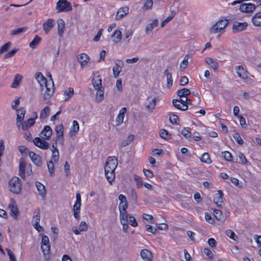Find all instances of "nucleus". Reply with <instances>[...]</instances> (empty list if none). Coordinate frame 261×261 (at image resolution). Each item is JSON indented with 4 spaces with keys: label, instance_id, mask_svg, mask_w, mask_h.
Listing matches in <instances>:
<instances>
[{
    "label": "nucleus",
    "instance_id": "61",
    "mask_svg": "<svg viewBox=\"0 0 261 261\" xmlns=\"http://www.w3.org/2000/svg\"><path fill=\"white\" fill-rule=\"evenodd\" d=\"M80 231H86L88 229V225L85 221H82L79 225Z\"/></svg>",
    "mask_w": 261,
    "mask_h": 261
},
{
    "label": "nucleus",
    "instance_id": "47",
    "mask_svg": "<svg viewBox=\"0 0 261 261\" xmlns=\"http://www.w3.org/2000/svg\"><path fill=\"white\" fill-rule=\"evenodd\" d=\"M233 138L236 140V141L240 145H243L244 143V141L242 137L240 136V135L238 133H236L233 135Z\"/></svg>",
    "mask_w": 261,
    "mask_h": 261
},
{
    "label": "nucleus",
    "instance_id": "12",
    "mask_svg": "<svg viewBox=\"0 0 261 261\" xmlns=\"http://www.w3.org/2000/svg\"><path fill=\"white\" fill-rule=\"evenodd\" d=\"M236 70L238 76L243 80L248 78L249 72L245 69L243 66L239 65L236 67Z\"/></svg>",
    "mask_w": 261,
    "mask_h": 261
},
{
    "label": "nucleus",
    "instance_id": "45",
    "mask_svg": "<svg viewBox=\"0 0 261 261\" xmlns=\"http://www.w3.org/2000/svg\"><path fill=\"white\" fill-rule=\"evenodd\" d=\"M35 76L37 82H47V79L45 77L41 72H37Z\"/></svg>",
    "mask_w": 261,
    "mask_h": 261
},
{
    "label": "nucleus",
    "instance_id": "7",
    "mask_svg": "<svg viewBox=\"0 0 261 261\" xmlns=\"http://www.w3.org/2000/svg\"><path fill=\"white\" fill-rule=\"evenodd\" d=\"M55 132L56 133V138L57 141H59V144L62 146H64V126L63 124L57 125L55 127Z\"/></svg>",
    "mask_w": 261,
    "mask_h": 261
},
{
    "label": "nucleus",
    "instance_id": "40",
    "mask_svg": "<svg viewBox=\"0 0 261 261\" xmlns=\"http://www.w3.org/2000/svg\"><path fill=\"white\" fill-rule=\"evenodd\" d=\"M134 138V135H130L128 136L125 140H124L122 143H121V146L124 147L126 145L129 144L133 140Z\"/></svg>",
    "mask_w": 261,
    "mask_h": 261
},
{
    "label": "nucleus",
    "instance_id": "60",
    "mask_svg": "<svg viewBox=\"0 0 261 261\" xmlns=\"http://www.w3.org/2000/svg\"><path fill=\"white\" fill-rule=\"evenodd\" d=\"M164 74H165V76H166L167 82H173L171 73L170 72H169V71L168 69H166L165 71Z\"/></svg>",
    "mask_w": 261,
    "mask_h": 261
},
{
    "label": "nucleus",
    "instance_id": "36",
    "mask_svg": "<svg viewBox=\"0 0 261 261\" xmlns=\"http://www.w3.org/2000/svg\"><path fill=\"white\" fill-rule=\"evenodd\" d=\"M41 40V38L38 35H36L34 39L30 43V47L35 48L39 44Z\"/></svg>",
    "mask_w": 261,
    "mask_h": 261
},
{
    "label": "nucleus",
    "instance_id": "1",
    "mask_svg": "<svg viewBox=\"0 0 261 261\" xmlns=\"http://www.w3.org/2000/svg\"><path fill=\"white\" fill-rule=\"evenodd\" d=\"M41 244V250L43 254L44 257L46 261H48L50 257V246L49 238L47 236H42Z\"/></svg>",
    "mask_w": 261,
    "mask_h": 261
},
{
    "label": "nucleus",
    "instance_id": "21",
    "mask_svg": "<svg viewBox=\"0 0 261 261\" xmlns=\"http://www.w3.org/2000/svg\"><path fill=\"white\" fill-rule=\"evenodd\" d=\"M54 25V20L53 19L49 18L47 19L43 24V28L46 34L51 30Z\"/></svg>",
    "mask_w": 261,
    "mask_h": 261
},
{
    "label": "nucleus",
    "instance_id": "29",
    "mask_svg": "<svg viewBox=\"0 0 261 261\" xmlns=\"http://www.w3.org/2000/svg\"><path fill=\"white\" fill-rule=\"evenodd\" d=\"M35 185L39 192V194L42 197H44L46 194V190L44 186L39 181H36Z\"/></svg>",
    "mask_w": 261,
    "mask_h": 261
},
{
    "label": "nucleus",
    "instance_id": "3",
    "mask_svg": "<svg viewBox=\"0 0 261 261\" xmlns=\"http://www.w3.org/2000/svg\"><path fill=\"white\" fill-rule=\"evenodd\" d=\"M9 188L11 192L14 194H19L21 190V180L14 176L9 182Z\"/></svg>",
    "mask_w": 261,
    "mask_h": 261
},
{
    "label": "nucleus",
    "instance_id": "5",
    "mask_svg": "<svg viewBox=\"0 0 261 261\" xmlns=\"http://www.w3.org/2000/svg\"><path fill=\"white\" fill-rule=\"evenodd\" d=\"M117 166L118 161L116 157H108L105 166V172H108L110 171H115Z\"/></svg>",
    "mask_w": 261,
    "mask_h": 261
},
{
    "label": "nucleus",
    "instance_id": "19",
    "mask_svg": "<svg viewBox=\"0 0 261 261\" xmlns=\"http://www.w3.org/2000/svg\"><path fill=\"white\" fill-rule=\"evenodd\" d=\"M142 258L146 261H150L153 258L152 253L148 249H144L140 253Z\"/></svg>",
    "mask_w": 261,
    "mask_h": 261
},
{
    "label": "nucleus",
    "instance_id": "14",
    "mask_svg": "<svg viewBox=\"0 0 261 261\" xmlns=\"http://www.w3.org/2000/svg\"><path fill=\"white\" fill-rule=\"evenodd\" d=\"M115 65L113 68V72L114 76L117 77L122 70L123 62L121 60H117L115 61Z\"/></svg>",
    "mask_w": 261,
    "mask_h": 261
},
{
    "label": "nucleus",
    "instance_id": "4",
    "mask_svg": "<svg viewBox=\"0 0 261 261\" xmlns=\"http://www.w3.org/2000/svg\"><path fill=\"white\" fill-rule=\"evenodd\" d=\"M227 19H221L216 22L210 29L211 33L216 34L224 30L228 24Z\"/></svg>",
    "mask_w": 261,
    "mask_h": 261
},
{
    "label": "nucleus",
    "instance_id": "13",
    "mask_svg": "<svg viewBox=\"0 0 261 261\" xmlns=\"http://www.w3.org/2000/svg\"><path fill=\"white\" fill-rule=\"evenodd\" d=\"M52 134L53 130L51 127L48 125H46L41 132L40 137L46 140H49L50 139Z\"/></svg>",
    "mask_w": 261,
    "mask_h": 261
},
{
    "label": "nucleus",
    "instance_id": "54",
    "mask_svg": "<svg viewBox=\"0 0 261 261\" xmlns=\"http://www.w3.org/2000/svg\"><path fill=\"white\" fill-rule=\"evenodd\" d=\"M11 45V43L8 42L5 44H4L3 46H1L0 48V55L3 54L4 52H6L8 48L10 47Z\"/></svg>",
    "mask_w": 261,
    "mask_h": 261
},
{
    "label": "nucleus",
    "instance_id": "27",
    "mask_svg": "<svg viewBox=\"0 0 261 261\" xmlns=\"http://www.w3.org/2000/svg\"><path fill=\"white\" fill-rule=\"evenodd\" d=\"M252 22L254 25L261 27V12L256 13L252 16Z\"/></svg>",
    "mask_w": 261,
    "mask_h": 261
},
{
    "label": "nucleus",
    "instance_id": "55",
    "mask_svg": "<svg viewBox=\"0 0 261 261\" xmlns=\"http://www.w3.org/2000/svg\"><path fill=\"white\" fill-rule=\"evenodd\" d=\"M40 210L39 207L35 209L34 213V216L33 218L36 219L35 221H39L40 219Z\"/></svg>",
    "mask_w": 261,
    "mask_h": 261
},
{
    "label": "nucleus",
    "instance_id": "6",
    "mask_svg": "<svg viewBox=\"0 0 261 261\" xmlns=\"http://www.w3.org/2000/svg\"><path fill=\"white\" fill-rule=\"evenodd\" d=\"M58 12H68L72 10L71 4L66 0H59L56 5Z\"/></svg>",
    "mask_w": 261,
    "mask_h": 261
},
{
    "label": "nucleus",
    "instance_id": "34",
    "mask_svg": "<svg viewBox=\"0 0 261 261\" xmlns=\"http://www.w3.org/2000/svg\"><path fill=\"white\" fill-rule=\"evenodd\" d=\"M50 112V108L48 106L45 107L41 111L40 118L41 119H44L49 115Z\"/></svg>",
    "mask_w": 261,
    "mask_h": 261
},
{
    "label": "nucleus",
    "instance_id": "48",
    "mask_svg": "<svg viewBox=\"0 0 261 261\" xmlns=\"http://www.w3.org/2000/svg\"><path fill=\"white\" fill-rule=\"evenodd\" d=\"M170 121L172 124H177L178 121L179 120L178 116L174 114H171L169 117Z\"/></svg>",
    "mask_w": 261,
    "mask_h": 261
},
{
    "label": "nucleus",
    "instance_id": "63",
    "mask_svg": "<svg viewBox=\"0 0 261 261\" xmlns=\"http://www.w3.org/2000/svg\"><path fill=\"white\" fill-rule=\"evenodd\" d=\"M73 126L71 128V131L74 133H76L79 130V125L78 122L76 120L73 121Z\"/></svg>",
    "mask_w": 261,
    "mask_h": 261
},
{
    "label": "nucleus",
    "instance_id": "30",
    "mask_svg": "<svg viewBox=\"0 0 261 261\" xmlns=\"http://www.w3.org/2000/svg\"><path fill=\"white\" fill-rule=\"evenodd\" d=\"M74 94V90L72 88H67L64 92V101L68 100Z\"/></svg>",
    "mask_w": 261,
    "mask_h": 261
},
{
    "label": "nucleus",
    "instance_id": "32",
    "mask_svg": "<svg viewBox=\"0 0 261 261\" xmlns=\"http://www.w3.org/2000/svg\"><path fill=\"white\" fill-rule=\"evenodd\" d=\"M16 111L17 112L16 120L17 121H22L24 118V115L25 113V110L24 108H20L18 110H16Z\"/></svg>",
    "mask_w": 261,
    "mask_h": 261
},
{
    "label": "nucleus",
    "instance_id": "58",
    "mask_svg": "<svg viewBox=\"0 0 261 261\" xmlns=\"http://www.w3.org/2000/svg\"><path fill=\"white\" fill-rule=\"evenodd\" d=\"M92 82H102L100 75L98 72L93 74Z\"/></svg>",
    "mask_w": 261,
    "mask_h": 261
},
{
    "label": "nucleus",
    "instance_id": "51",
    "mask_svg": "<svg viewBox=\"0 0 261 261\" xmlns=\"http://www.w3.org/2000/svg\"><path fill=\"white\" fill-rule=\"evenodd\" d=\"M222 155L223 156L224 159L229 162L232 161V155L231 154L227 151H224L222 152Z\"/></svg>",
    "mask_w": 261,
    "mask_h": 261
},
{
    "label": "nucleus",
    "instance_id": "50",
    "mask_svg": "<svg viewBox=\"0 0 261 261\" xmlns=\"http://www.w3.org/2000/svg\"><path fill=\"white\" fill-rule=\"evenodd\" d=\"M128 207V204L127 201L120 202L119 205V212L126 211Z\"/></svg>",
    "mask_w": 261,
    "mask_h": 261
},
{
    "label": "nucleus",
    "instance_id": "46",
    "mask_svg": "<svg viewBox=\"0 0 261 261\" xmlns=\"http://www.w3.org/2000/svg\"><path fill=\"white\" fill-rule=\"evenodd\" d=\"M53 161V160L50 161L48 162L47 164L49 173L50 175L51 176L54 174V172H55L54 165Z\"/></svg>",
    "mask_w": 261,
    "mask_h": 261
},
{
    "label": "nucleus",
    "instance_id": "38",
    "mask_svg": "<svg viewBox=\"0 0 261 261\" xmlns=\"http://www.w3.org/2000/svg\"><path fill=\"white\" fill-rule=\"evenodd\" d=\"M190 93V91L189 89L186 88H183L179 90L177 92V94L179 97H184V96H187Z\"/></svg>",
    "mask_w": 261,
    "mask_h": 261
},
{
    "label": "nucleus",
    "instance_id": "26",
    "mask_svg": "<svg viewBox=\"0 0 261 261\" xmlns=\"http://www.w3.org/2000/svg\"><path fill=\"white\" fill-rule=\"evenodd\" d=\"M57 22L58 34L60 37H62L65 30V22L61 18L58 20Z\"/></svg>",
    "mask_w": 261,
    "mask_h": 261
},
{
    "label": "nucleus",
    "instance_id": "17",
    "mask_svg": "<svg viewBox=\"0 0 261 261\" xmlns=\"http://www.w3.org/2000/svg\"><path fill=\"white\" fill-rule=\"evenodd\" d=\"M223 195V193L220 190H218V193L214 195V201L219 207H222L224 204L222 197Z\"/></svg>",
    "mask_w": 261,
    "mask_h": 261
},
{
    "label": "nucleus",
    "instance_id": "49",
    "mask_svg": "<svg viewBox=\"0 0 261 261\" xmlns=\"http://www.w3.org/2000/svg\"><path fill=\"white\" fill-rule=\"evenodd\" d=\"M226 234L230 239L236 241L238 238L237 236L231 230L228 229L225 231Z\"/></svg>",
    "mask_w": 261,
    "mask_h": 261
},
{
    "label": "nucleus",
    "instance_id": "9",
    "mask_svg": "<svg viewBox=\"0 0 261 261\" xmlns=\"http://www.w3.org/2000/svg\"><path fill=\"white\" fill-rule=\"evenodd\" d=\"M157 99L156 97L152 98L150 96L148 97L144 105L146 110L149 113H152L155 109L156 105Z\"/></svg>",
    "mask_w": 261,
    "mask_h": 261
},
{
    "label": "nucleus",
    "instance_id": "53",
    "mask_svg": "<svg viewBox=\"0 0 261 261\" xmlns=\"http://www.w3.org/2000/svg\"><path fill=\"white\" fill-rule=\"evenodd\" d=\"M214 216L216 218V219L218 220H220L222 217V213L220 210H215L213 212Z\"/></svg>",
    "mask_w": 261,
    "mask_h": 261
},
{
    "label": "nucleus",
    "instance_id": "42",
    "mask_svg": "<svg viewBox=\"0 0 261 261\" xmlns=\"http://www.w3.org/2000/svg\"><path fill=\"white\" fill-rule=\"evenodd\" d=\"M160 136L162 138L165 140H168L170 138V135H169L168 132L165 129H161L160 130Z\"/></svg>",
    "mask_w": 261,
    "mask_h": 261
},
{
    "label": "nucleus",
    "instance_id": "8",
    "mask_svg": "<svg viewBox=\"0 0 261 261\" xmlns=\"http://www.w3.org/2000/svg\"><path fill=\"white\" fill-rule=\"evenodd\" d=\"M92 84L94 89L97 90L96 100L100 102L104 97V88L102 86L101 83H92Z\"/></svg>",
    "mask_w": 261,
    "mask_h": 261
},
{
    "label": "nucleus",
    "instance_id": "52",
    "mask_svg": "<svg viewBox=\"0 0 261 261\" xmlns=\"http://www.w3.org/2000/svg\"><path fill=\"white\" fill-rule=\"evenodd\" d=\"M153 6V1L152 0H147L143 6V9L148 10L152 8Z\"/></svg>",
    "mask_w": 261,
    "mask_h": 261
},
{
    "label": "nucleus",
    "instance_id": "24",
    "mask_svg": "<svg viewBox=\"0 0 261 261\" xmlns=\"http://www.w3.org/2000/svg\"><path fill=\"white\" fill-rule=\"evenodd\" d=\"M172 103L174 106L181 111H186L188 109V106L185 103H182L178 99H173Z\"/></svg>",
    "mask_w": 261,
    "mask_h": 261
},
{
    "label": "nucleus",
    "instance_id": "43",
    "mask_svg": "<svg viewBox=\"0 0 261 261\" xmlns=\"http://www.w3.org/2000/svg\"><path fill=\"white\" fill-rule=\"evenodd\" d=\"M27 29V27L19 28L15 30H13L11 32L12 35H17L24 32Z\"/></svg>",
    "mask_w": 261,
    "mask_h": 261
},
{
    "label": "nucleus",
    "instance_id": "31",
    "mask_svg": "<svg viewBox=\"0 0 261 261\" xmlns=\"http://www.w3.org/2000/svg\"><path fill=\"white\" fill-rule=\"evenodd\" d=\"M159 24V20L157 19H155L152 22L150 23L145 28V32L146 33H148L150 32H151L154 28L157 27Z\"/></svg>",
    "mask_w": 261,
    "mask_h": 261
},
{
    "label": "nucleus",
    "instance_id": "23",
    "mask_svg": "<svg viewBox=\"0 0 261 261\" xmlns=\"http://www.w3.org/2000/svg\"><path fill=\"white\" fill-rule=\"evenodd\" d=\"M26 163L23 159H21L19 161V175L22 178H25V169L26 166Z\"/></svg>",
    "mask_w": 261,
    "mask_h": 261
},
{
    "label": "nucleus",
    "instance_id": "57",
    "mask_svg": "<svg viewBox=\"0 0 261 261\" xmlns=\"http://www.w3.org/2000/svg\"><path fill=\"white\" fill-rule=\"evenodd\" d=\"M135 180L136 181L137 186L138 188H141L142 187L143 184L141 178L139 176H135Z\"/></svg>",
    "mask_w": 261,
    "mask_h": 261
},
{
    "label": "nucleus",
    "instance_id": "59",
    "mask_svg": "<svg viewBox=\"0 0 261 261\" xmlns=\"http://www.w3.org/2000/svg\"><path fill=\"white\" fill-rule=\"evenodd\" d=\"M59 159V152L53 151L51 154V159L54 162H58Z\"/></svg>",
    "mask_w": 261,
    "mask_h": 261
},
{
    "label": "nucleus",
    "instance_id": "41",
    "mask_svg": "<svg viewBox=\"0 0 261 261\" xmlns=\"http://www.w3.org/2000/svg\"><path fill=\"white\" fill-rule=\"evenodd\" d=\"M120 222H128V214L126 211L119 212Z\"/></svg>",
    "mask_w": 261,
    "mask_h": 261
},
{
    "label": "nucleus",
    "instance_id": "37",
    "mask_svg": "<svg viewBox=\"0 0 261 261\" xmlns=\"http://www.w3.org/2000/svg\"><path fill=\"white\" fill-rule=\"evenodd\" d=\"M205 62L210 65L214 69H216L218 67V63L210 58H206Z\"/></svg>",
    "mask_w": 261,
    "mask_h": 261
},
{
    "label": "nucleus",
    "instance_id": "11",
    "mask_svg": "<svg viewBox=\"0 0 261 261\" xmlns=\"http://www.w3.org/2000/svg\"><path fill=\"white\" fill-rule=\"evenodd\" d=\"M256 6L251 3H243L240 5V10L244 13H250L253 12L255 9Z\"/></svg>",
    "mask_w": 261,
    "mask_h": 261
},
{
    "label": "nucleus",
    "instance_id": "44",
    "mask_svg": "<svg viewBox=\"0 0 261 261\" xmlns=\"http://www.w3.org/2000/svg\"><path fill=\"white\" fill-rule=\"evenodd\" d=\"M201 162L207 164H210L212 162L211 161L210 155L208 153H204L201 158H200Z\"/></svg>",
    "mask_w": 261,
    "mask_h": 261
},
{
    "label": "nucleus",
    "instance_id": "35",
    "mask_svg": "<svg viewBox=\"0 0 261 261\" xmlns=\"http://www.w3.org/2000/svg\"><path fill=\"white\" fill-rule=\"evenodd\" d=\"M105 174L108 181L111 184L115 178V171H110L108 172H105Z\"/></svg>",
    "mask_w": 261,
    "mask_h": 261
},
{
    "label": "nucleus",
    "instance_id": "18",
    "mask_svg": "<svg viewBox=\"0 0 261 261\" xmlns=\"http://www.w3.org/2000/svg\"><path fill=\"white\" fill-rule=\"evenodd\" d=\"M247 26V22H236L233 26H232V30L233 32L234 33L239 32L242 31L244 30Z\"/></svg>",
    "mask_w": 261,
    "mask_h": 261
},
{
    "label": "nucleus",
    "instance_id": "15",
    "mask_svg": "<svg viewBox=\"0 0 261 261\" xmlns=\"http://www.w3.org/2000/svg\"><path fill=\"white\" fill-rule=\"evenodd\" d=\"M29 155L33 163L37 166H41L42 165L41 158L40 155L36 154L33 151L29 152Z\"/></svg>",
    "mask_w": 261,
    "mask_h": 261
},
{
    "label": "nucleus",
    "instance_id": "2",
    "mask_svg": "<svg viewBox=\"0 0 261 261\" xmlns=\"http://www.w3.org/2000/svg\"><path fill=\"white\" fill-rule=\"evenodd\" d=\"M41 91H44V98H50L55 92L54 83H39Z\"/></svg>",
    "mask_w": 261,
    "mask_h": 261
},
{
    "label": "nucleus",
    "instance_id": "10",
    "mask_svg": "<svg viewBox=\"0 0 261 261\" xmlns=\"http://www.w3.org/2000/svg\"><path fill=\"white\" fill-rule=\"evenodd\" d=\"M46 140L40 137H36L33 140V143L35 146L43 149L46 150L49 148V144Z\"/></svg>",
    "mask_w": 261,
    "mask_h": 261
},
{
    "label": "nucleus",
    "instance_id": "62",
    "mask_svg": "<svg viewBox=\"0 0 261 261\" xmlns=\"http://www.w3.org/2000/svg\"><path fill=\"white\" fill-rule=\"evenodd\" d=\"M129 221L128 222L133 226L136 227L138 225V223L136 220V219L133 216L129 217Z\"/></svg>",
    "mask_w": 261,
    "mask_h": 261
},
{
    "label": "nucleus",
    "instance_id": "33",
    "mask_svg": "<svg viewBox=\"0 0 261 261\" xmlns=\"http://www.w3.org/2000/svg\"><path fill=\"white\" fill-rule=\"evenodd\" d=\"M121 32L120 30H116L112 35L113 41L115 43L119 42L121 39Z\"/></svg>",
    "mask_w": 261,
    "mask_h": 261
},
{
    "label": "nucleus",
    "instance_id": "28",
    "mask_svg": "<svg viewBox=\"0 0 261 261\" xmlns=\"http://www.w3.org/2000/svg\"><path fill=\"white\" fill-rule=\"evenodd\" d=\"M35 122L34 118H30L27 121L22 123L21 127L23 130H27L29 128L33 126Z\"/></svg>",
    "mask_w": 261,
    "mask_h": 261
},
{
    "label": "nucleus",
    "instance_id": "64",
    "mask_svg": "<svg viewBox=\"0 0 261 261\" xmlns=\"http://www.w3.org/2000/svg\"><path fill=\"white\" fill-rule=\"evenodd\" d=\"M258 247H261V236L254 235L253 237Z\"/></svg>",
    "mask_w": 261,
    "mask_h": 261
},
{
    "label": "nucleus",
    "instance_id": "22",
    "mask_svg": "<svg viewBox=\"0 0 261 261\" xmlns=\"http://www.w3.org/2000/svg\"><path fill=\"white\" fill-rule=\"evenodd\" d=\"M9 208L10 210V215L14 218H16L19 213L17 206L15 203L14 201H12L9 205Z\"/></svg>",
    "mask_w": 261,
    "mask_h": 261
},
{
    "label": "nucleus",
    "instance_id": "20",
    "mask_svg": "<svg viewBox=\"0 0 261 261\" xmlns=\"http://www.w3.org/2000/svg\"><path fill=\"white\" fill-rule=\"evenodd\" d=\"M129 8L128 7H124L119 9L116 15V19L120 20L128 13Z\"/></svg>",
    "mask_w": 261,
    "mask_h": 261
},
{
    "label": "nucleus",
    "instance_id": "39",
    "mask_svg": "<svg viewBox=\"0 0 261 261\" xmlns=\"http://www.w3.org/2000/svg\"><path fill=\"white\" fill-rule=\"evenodd\" d=\"M190 55H187L184 58V60L180 64V68L182 70L185 69L188 65V59L190 58Z\"/></svg>",
    "mask_w": 261,
    "mask_h": 261
},
{
    "label": "nucleus",
    "instance_id": "56",
    "mask_svg": "<svg viewBox=\"0 0 261 261\" xmlns=\"http://www.w3.org/2000/svg\"><path fill=\"white\" fill-rule=\"evenodd\" d=\"M6 250L7 252L8 255L9 256L10 261H17L14 254L13 253V252L10 249L6 248Z\"/></svg>",
    "mask_w": 261,
    "mask_h": 261
},
{
    "label": "nucleus",
    "instance_id": "25",
    "mask_svg": "<svg viewBox=\"0 0 261 261\" xmlns=\"http://www.w3.org/2000/svg\"><path fill=\"white\" fill-rule=\"evenodd\" d=\"M126 109L125 108H122L120 110L119 113L116 119V125H119L123 122L124 114L126 112Z\"/></svg>",
    "mask_w": 261,
    "mask_h": 261
},
{
    "label": "nucleus",
    "instance_id": "16",
    "mask_svg": "<svg viewBox=\"0 0 261 261\" xmlns=\"http://www.w3.org/2000/svg\"><path fill=\"white\" fill-rule=\"evenodd\" d=\"M77 59L81 65V67L83 68L87 65L90 59L87 54L82 53L78 55Z\"/></svg>",
    "mask_w": 261,
    "mask_h": 261
}]
</instances>
